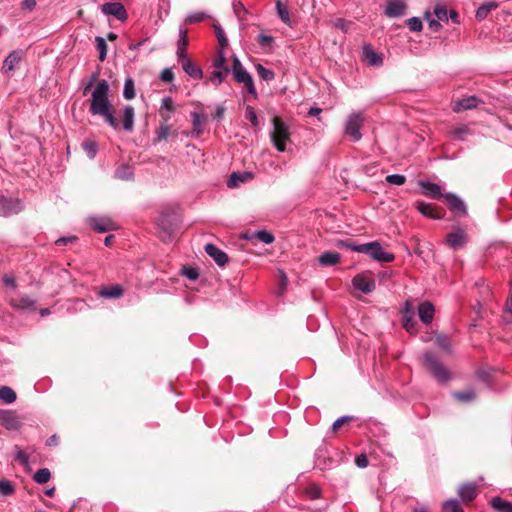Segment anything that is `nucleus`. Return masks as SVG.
Returning a JSON list of instances; mask_svg holds the SVG:
<instances>
[{"label":"nucleus","mask_w":512,"mask_h":512,"mask_svg":"<svg viewBox=\"0 0 512 512\" xmlns=\"http://www.w3.org/2000/svg\"><path fill=\"white\" fill-rule=\"evenodd\" d=\"M109 92L110 86L107 80L102 79L97 82L91 94L89 106L90 114L102 117L105 123L114 130L122 128L126 132H132L135 120V110L133 106L126 105L123 107L122 119L119 121L114 115L113 107L109 99Z\"/></svg>","instance_id":"nucleus-1"},{"label":"nucleus","mask_w":512,"mask_h":512,"mask_svg":"<svg viewBox=\"0 0 512 512\" xmlns=\"http://www.w3.org/2000/svg\"><path fill=\"white\" fill-rule=\"evenodd\" d=\"M233 79L238 84H243L248 94L257 98V90L254 85L251 74L244 68L241 61L235 56L233 58V64L230 69Z\"/></svg>","instance_id":"nucleus-2"},{"label":"nucleus","mask_w":512,"mask_h":512,"mask_svg":"<svg viewBox=\"0 0 512 512\" xmlns=\"http://www.w3.org/2000/svg\"><path fill=\"white\" fill-rule=\"evenodd\" d=\"M273 130L270 133L271 141L279 152L286 150V143L290 140V131L287 124L279 117H275L272 121Z\"/></svg>","instance_id":"nucleus-3"},{"label":"nucleus","mask_w":512,"mask_h":512,"mask_svg":"<svg viewBox=\"0 0 512 512\" xmlns=\"http://www.w3.org/2000/svg\"><path fill=\"white\" fill-rule=\"evenodd\" d=\"M356 249L359 253L366 254L379 262L389 263L395 258L392 253L385 251L377 241L359 244Z\"/></svg>","instance_id":"nucleus-4"},{"label":"nucleus","mask_w":512,"mask_h":512,"mask_svg":"<svg viewBox=\"0 0 512 512\" xmlns=\"http://www.w3.org/2000/svg\"><path fill=\"white\" fill-rule=\"evenodd\" d=\"M423 362L438 382L446 383L450 379L448 370L439 362L433 353L425 352Z\"/></svg>","instance_id":"nucleus-5"},{"label":"nucleus","mask_w":512,"mask_h":512,"mask_svg":"<svg viewBox=\"0 0 512 512\" xmlns=\"http://www.w3.org/2000/svg\"><path fill=\"white\" fill-rule=\"evenodd\" d=\"M364 118L361 112L351 113L344 124V133L351 138L352 141L357 142L362 138L360 132L363 126Z\"/></svg>","instance_id":"nucleus-6"},{"label":"nucleus","mask_w":512,"mask_h":512,"mask_svg":"<svg viewBox=\"0 0 512 512\" xmlns=\"http://www.w3.org/2000/svg\"><path fill=\"white\" fill-rule=\"evenodd\" d=\"M6 300L14 310L34 311L36 308V301L27 294H8Z\"/></svg>","instance_id":"nucleus-7"},{"label":"nucleus","mask_w":512,"mask_h":512,"mask_svg":"<svg viewBox=\"0 0 512 512\" xmlns=\"http://www.w3.org/2000/svg\"><path fill=\"white\" fill-rule=\"evenodd\" d=\"M175 215L162 212L158 218L157 225L159 227V235L162 241L168 242L172 239L175 231Z\"/></svg>","instance_id":"nucleus-8"},{"label":"nucleus","mask_w":512,"mask_h":512,"mask_svg":"<svg viewBox=\"0 0 512 512\" xmlns=\"http://www.w3.org/2000/svg\"><path fill=\"white\" fill-rule=\"evenodd\" d=\"M101 12L105 15H112L117 20L124 22L128 18V13L124 5L120 2H108L101 5Z\"/></svg>","instance_id":"nucleus-9"},{"label":"nucleus","mask_w":512,"mask_h":512,"mask_svg":"<svg viewBox=\"0 0 512 512\" xmlns=\"http://www.w3.org/2000/svg\"><path fill=\"white\" fill-rule=\"evenodd\" d=\"M23 209V203L20 199L6 198L0 196V215L10 216L19 213Z\"/></svg>","instance_id":"nucleus-10"},{"label":"nucleus","mask_w":512,"mask_h":512,"mask_svg":"<svg viewBox=\"0 0 512 512\" xmlns=\"http://www.w3.org/2000/svg\"><path fill=\"white\" fill-rule=\"evenodd\" d=\"M446 243L454 250L460 249L467 243V235L464 229L456 227L452 232L447 234Z\"/></svg>","instance_id":"nucleus-11"},{"label":"nucleus","mask_w":512,"mask_h":512,"mask_svg":"<svg viewBox=\"0 0 512 512\" xmlns=\"http://www.w3.org/2000/svg\"><path fill=\"white\" fill-rule=\"evenodd\" d=\"M352 283L356 289L365 294L371 293L376 288V283L373 277L365 273L356 275L353 278Z\"/></svg>","instance_id":"nucleus-12"},{"label":"nucleus","mask_w":512,"mask_h":512,"mask_svg":"<svg viewBox=\"0 0 512 512\" xmlns=\"http://www.w3.org/2000/svg\"><path fill=\"white\" fill-rule=\"evenodd\" d=\"M89 225L98 233H105L115 230L116 224L108 217H89Z\"/></svg>","instance_id":"nucleus-13"},{"label":"nucleus","mask_w":512,"mask_h":512,"mask_svg":"<svg viewBox=\"0 0 512 512\" xmlns=\"http://www.w3.org/2000/svg\"><path fill=\"white\" fill-rule=\"evenodd\" d=\"M444 199L447 202L449 208L460 216L467 215V208L464 201L453 193H446Z\"/></svg>","instance_id":"nucleus-14"},{"label":"nucleus","mask_w":512,"mask_h":512,"mask_svg":"<svg viewBox=\"0 0 512 512\" xmlns=\"http://www.w3.org/2000/svg\"><path fill=\"white\" fill-rule=\"evenodd\" d=\"M479 103H481V100L476 96L464 97L452 103V110L455 113H459L464 110L474 109Z\"/></svg>","instance_id":"nucleus-15"},{"label":"nucleus","mask_w":512,"mask_h":512,"mask_svg":"<svg viewBox=\"0 0 512 512\" xmlns=\"http://www.w3.org/2000/svg\"><path fill=\"white\" fill-rule=\"evenodd\" d=\"M403 326L409 333L416 331V321L414 319V310L410 301H406L403 308L402 316Z\"/></svg>","instance_id":"nucleus-16"},{"label":"nucleus","mask_w":512,"mask_h":512,"mask_svg":"<svg viewBox=\"0 0 512 512\" xmlns=\"http://www.w3.org/2000/svg\"><path fill=\"white\" fill-rule=\"evenodd\" d=\"M418 316L422 323L428 325L433 321L435 308L434 305L429 301H424L418 306Z\"/></svg>","instance_id":"nucleus-17"},{"label":"nucleus","mask_w":512,"mask_h":512,"mask_svg":"<svg viewBox=\"0 0 512 512\" xmlns=\"http://www.w3.org/2000/svg\"><path fill=\"white\" fill-rule=\"evenodd\" d=\"M205 252L211 257L213 258V260L215 261V263L218 265V266H225L228 262V256L225 252H223L222 250H220L217 246H215L214 244H206L205 245Z\"/></svg>","instance_id":"nucleus-18"},{"label":"nucleus","mask_w":512,"mask_h":512,"mask_svg":"<svg viewBox=\"0 0 512 512\" xmlns=\"http://www.w3.org/2000/svg\"><path fill=\"white\" fill-rule=\"evenodd\" d=\"M363 58L370 65L374 67H379L383 64V58L380 54H378L370 44L363 45Z\"/></svg>","instance_id":"nucleus-19"},{"label":"nucleus","mask_w":512,"mask_h":512,"mask_svg":"<svg viewBox=\"0 0 512 512\" xmlns=\"http://www.w3.org/2000/svg\"><path fill=\"white\" fill-rule=\"evenodd\" d=\"M406 13V4L403 0H390L387 3L385 14L388 17H400Z\"/></svg>","instance_id":"nucleus-20"},{"label":"nucleus","mask_w":512,"mask_h":512,"mask_svg":"<svg viewBox=\"0 0 512 512\" xmlns=\"http://www.w3.org/2000/svg\"><path fill=\"white\" fill-rule=\"evenodd\" d=\"M419 185L422 188L424 195L432 197L434 199L444 198L445 194H442V189L440 185L432 183L430 181H420Z\"/></svg>","instance_id":"nucleus-21"},{"label":"nucleus","mask_w":512,"mask_h":512,"mask_svg":"<svg viewBox=\"0 0 512 512\" xmlns=\"http://www.w3.org/2000/svg\"><path fill=\"white\" fill-rule=\"evenodd\" d=\"M458 496L463 502H471L477 496V487L474 483L462 484L458 489Z\"/></svg>","instance_id":"nucleus-22"},{"label":"nucleus","mask_w":512,"mask_h":512,"mask_svg":"<svg viewBox=\"0 0 512 512\" xmlns=\"http://www.w3.org/2000/svg\"><path fill=\"white\" fill-rule=\"evenodd\" d=\"M0 424L6 429L13 430L19 426V421L16 414L8 410H0Z\"/></svg>","instance_id":"nucleus-23"},{"label":"nucleus","mask_w":512,"mask_h":512,"mask_svg":"<svg viewBox=\"0 0 512 512\" xmlns=\"http://www.w3.org/2000/svg\"><path fill=\"white\" fill-rule=\"evenodd\" d=\"M24 55V52L22 50H14L6 57L3 63V69L4 71L10 72L15 69V67L19 64L22 57Z\"/></svg>","instance_id":"nucleus-24"},{"label":"nucleus","mask_w":512,"mask_h":512,"mask_svg":"<svg viewBox=\"0 0 512 512\" xmlns=\"http://www.w3.org/2000/svg\"><path fill=\"white\" fill-rule=\"evenodd\" d=\"M124 293V290L121 285L115 284L108 287H103L99 290L98 296L105 299H118Z\"/></svg>","instance_id":"nucleus-25"},{"label":"nucleus","mask_w":512,"mask_h":512,"mask_svg":"<svg viewBox=\"0 0 512 512\" xmlns=\"http://www.w3.org/2000/svg\"><path fill=\"white\" fill-rule=\"evenodd\" d=\"M191 117H192V123H193L192 135L195 137H199L204 132L203 125L207 119V116L205 114H200L198 112H192Z\"/></svg>","instance_id":"nucleus-26"},{"label":"nucleus","mask_w":512,"mask_h":512,"mask_svg":"<svg viewBox=\"0 0 512 512\" xmlns=\"http://www.w3.org/2000/svg\"><path fill=\"white\" fill-rule=\"evenodd\" d=\"M182 69L193 79H201L203 72L200 67L195 65L189 58H185L182 61Z\"/></svg>","instance_id":"nucleus-27"},{"label":"nucleus","mask_w":512,"mask_h":512,"mask_svg":"<svg viewBox=\"0 0 512 512\" xmlns=\"http://www.w3.org/2000/svg\"><path fill=\"white\" fill-rule=\"evenodd\" d=\"M230 73V68L215 69L210 73L208 82L214 86H219Z\"/></svg>","instance_id":"nucleus-28"},{"label":"nucleus","mask_w":512,"mask_h":512,"mask_svg":"<svg viewBox=\"0 0 512 512\" xmlns=\"http://www.w3.org/2000/svg\"><path fill=\"white\" fill-rule=\"evenodd\" d=\"M340 258L339 253L327 251L319 256L318 261L322 266H333L340 261Z\"/></svg>","instance_id":"nucleus-29"},{"label":"nucleus","mask_w":512,"mask_h":512,"mask_svg":"<svg viewBox=\"0 0 512 512\" xmlns=\"http://www.w3.org/2000/svg\"><path fill=\"white\" fill-rule=\"evenodd\" d=\"M252 178V174L248 172L239 173L234 172L230 175L229 179L227 180V186L229 188H235L238 186L239 183H243L249 179Z\"/></svg>","instance_id":"nucleus-30"},{"label":"nucleus","mask_w":512,"mask_h":512,"mask_svg":"<svg viewBox=\"0 0 512 512\" xmlns=\"http://www.w3.org/2000/svg\"><path fill=\"white\" fill-rule=\"evenodd\" d=\"M490 504L498 512H512V503L501 497H493Z\"/></svg>","instance_id":"nucleus-31"},{"label":"nucleus","mask_w":512,"mask_h":512,"mask_svg":"<svg viewBox=\"0 0 512 512\" xmlns=\"http://www.w3.org/2000/svg\"><path fill=\"white\" fill-rule=\"evenodd\" d=\"M497 7H498V4L496 2H489V3L482 4L476 10V14H475L476 19L479 21L484 20L488 16V14L492 10L496 9Z\"/></svg>","instance_id":"nucleus-32"},{"label":"nucleus","mask_w":512,"mask_h":512,"mask_svg":"<svg viewBox=\"0 0 512 512\" xmlns=\"http://www.w3.org/2000/svg\"><path fill=\"white\" fill-rule=\"evenodd\" d=\"M17 396L15 391L8 387L2 386L0 387V400L6 404H11L16 400Z\"/></svg>","instance_id":"nucleus-33"},{"label":"nucleus","mask_w":512,"mask_h":512,"mask_svg":"<svg viewBox=\"0 0 512 512\" xmlns=\"http://www.w3.org/2000/svg\"><path fill=\"white\" fill-rule=\"evenodd\" d=\"M416 207H417L418 211L425 217H429V218H433V219L440 218L439 215L434 213V209H433L432 205H430V204H427L424 202H417Z\"/></svg>","instance_id":"nucleus-34"},{"label":"nucleus","mask_w":512,"mask_h":512,"mask_svg":"<svg viewBox=\"0 0 512 512\" xmlns=\"http://www.w3.org/2000/svg\"><path fill=\"white\" fill-rule=\"evenodd\" d=\"M246 238L247 239L255 238L265 244H270L274 241V236L266 230L255 231L253 233V236H246Z\"/></svg>","instance_id":"nucleus-35"},{"label":"nucleus","mask_w":512,"mask_h":512,"mask_svg":"<svg viewBox=\"0 0 512 512\" xmlns=\"http://www.w3.org/2000/svg\"><path fill=\"white\" fill-rule=\"evenodd\" d=\"M133 176V169L129 165H121L115 171V177L121 180H128Z\"/></svg>","instance_id":"nucleus-36"},{"label":"nucleus","mask_w":512,"mask_h":512,"mask_svg":"<svg viewBox=\"0 0 512 512\" xmlns=\"http://www.w3.org/2000/svg\"><path fill=\"white\" fill-rule=\"evenodd\" d=\"M135 86L134 81L131 77L126 78L123 89V96L127 100H131L135 97Z\"/></svg>","instance_id":"nucleus-37"},{"label":"nucleus","mask_w":512,"mask_h":512,"mask_svg":"<svg viewBox=\"0 0 512 512\" xmlns=\"http://www.w3.org/2000/svg\"><path fill=\"white\" fill-rule=\"evenodd\" d=\"M51 478V473L47 468L37 470L33 476V480L38 484H45Z\"/></svg>","instance_id":"nucleus-38"},{"label":"nucleus","mask_w":512,"mask_h":512,"mask_svg":"<svg viewBox=\"0 0 512 512\" xmlns=\"http://www.w3.org/2000/svg\"><path fill=\"white\" fill-rule=\"evenodd\" d=\"M436 345L444 350L445 352L447 353H451L452 352V345H451V342H450V339L446 336V335H443V334H440L436 337Z\"/></svg>","instance_id":"nucleus-39"},{"label":"nucleus","mask_w":512,"mask_h":512,"mask_svg":"<svg viewBox=\"0 0 512 512\" xmlns=\"http://www.w3.org/2000/svg\"><path fill=\"white\" fill-rule=\"evenodd\" d=\"M453 395L457 400L462 401V402H471V401L475 400V398H476V393L473 389L456 392Z\"/></svg>","instance_id":"nucleus-40"},{"label":"nucleus","mask_w":512,"mask_h":512,"mask_svg":"<svg viewBox=\"0 0 512 512\" xmlns=\"http://www.w3.org/2000/svg\"><path fill=\"white\" fill-rule=\"evenodd\" d=\"M443 512H464L460 504L455 499H449L442 505Z\"/></svg>","instance_id":"nucleus-41"},{"label":"nucleus","mask_w":512,"mask_h":512,"mask_svg":"<svg viewBox=\"0 0 512 512\" xmlns=\"http://www.w3.org/2000/svg\"><path fill=\"white\" fill-rule=\"evenodd\" d=\"M256 71L259 75V77L264 81H271L274 79V72L266 67H264L262 64H258L256 66Z\"/></svg>","instance_id":"nucleus-42"},{"label":"nucleus","mask_w":512,"mask_h":512,"mask_svg":"<svg viewBox=\"0 0 512 512\" xmlns=\"http://www.w3.org/2000/svg\"><path fill=\"white\" fill-rule=\"evenodd\" d=\"M468 133L469 129L466 125H460L451 131L452 137L459 141H464Z\"/></svg>","instance_id":"nucleus-43"},{"label":"nucleus","mask_w":512,"mask_h":512,"mask_svg":"<svg viewBox=\"0 0 512 512\" xmlns=\"http://www.w3.org/2000/svg\"><path fill=\"white\" fill-rule=\"evenodd\" d=\"M276 9H277V14H278L279 18L282 20V22L285 24H289L290 16H289L287 7L284 4H282L280 1H277Z\"/></svg>","instance_id":"nucleus-44"},{"label":"nucleus","mask_w":512,"mask_h":512,"mask_svg":"<svg viewBox=\"0 0 512 512\" xmlns=\"http://www.w3.org/2000/svg\"><path fill=\"white\" fill-rule=\"evenodd\" d=\"M82 148L90 159H93L97 154L98 146L94 141L84 142Z\"/></svg>","instance_id":"nucleus-45"},{"label":"nucleus","mask_w":512,"mask_h":512,"mask_svg":"<svg viewBox=\"0 0 512 512\" xmlns=\"http://www.w3.org/2000/svg\"><path fill=\"white\" fill-rule=\"evenodd\" d=\"M97 44V49L99 51V60L103 62L106 59L107 56V44L104 38L98 36L95 39Z\"/></svg>","instance_id":"nucleus-46"},{"label":"nucleus","mask_w":512,"mask_h":512,"mask_svg":"<svg viewBox=\"0 0 512 512\" xmlns=\"http://www.w3.org/2000/svg\"><path fill=\"white\" fill-rule=\"evenodd\" d=\"M207 17L208 15L205 12L197 11L189 14L186 17V22L189 24H194L205 20Z\"/></svg>","instance_id":"nucleus-47"},{"label":"nucleus","mask_w":512,"mask_h":512,"mask_svg":"<svg viewBox=\"0 0 512 512\" xmlns=\"http://www.w3.org/2000/svg\"><path fill=\"white\" fill-rule=\"evenodd\" d=\"M245 118L252 124V126H257L259 124L257 113L250 105L246 107Z\"/></svg>","instance_id":"nucleus-48"},{"label":"nucleus","mask_w":512,"mask_h":512,"mask_svg":"<svg viewBox=\"0 0 512 512\" xmlns=\"http://www.w3.org/2000/svg\"><path fill=\"white\" fill-rule=\"evenodd\" d=\"M212 67L215 69H222V68H229L225 65V54L224 51L221 49L217 56L212 61Z\"/></svg>","instance_id":"nucleus-49"},{"label":"nucleus","mask_w":512,"mask_h":512,"mask_svg":"<svg viewBox=\"0 0 512 512\" xmlns=\"http://www.w3.org/2000/svg\"><path fill=\"white\" fill-rule=\"evenodd\" d=\"M214 29H215V33H216V37L219 42V45L223 49L224 47H226L228 45V40L225 36L224 30L218 24H214Z\"/></svg>","instance_id":"nucleus-50"},{"label":"nucleus","mask_w":512,"mask_h":512,"mask_svg":"<svg viewBox=\"0 0 512 512\" xmlns=\"http://www.w3.org/2000/svg\"><path fill=\"white\" fill-rule=\"evenodd\" d=\"M386 182L392 185L401 186L405 184L406 177L401 174H391L386 176Z\"/></svg>","instance_id":"nucleus-51"},{"label":"nucleus","mask_w":512,"mask_h":512,"mask_svg":"<svg viewBox=\"0 0 512 512\" xmlns=\"http://www.w3.org/2000/svg\"><path fill=\"white\" fill-rule=\"evenodd\" d=\"M14 493V487L8 480H0V494L3 496H9Z\"/></svg>","instance_id":"nucleus-52"},{"label":"nucleus","mask_w":512,"mask_h":512,"mask_svg":"<svg viewBox=\"0 0 512 512\" xmlns=\"http://www.w3.org/2000/svg\"><path fill=\"white\" fill-rule=\"evenodd\" d=\"M407 25L411 31L419 32L422 30V21L418 17L409 18L407 21Z\"/></svg>","instance_id":"nucleus-53"},{"label":"nucleus","mask_w":512,"mask_h":512,"mask_svg":"<svg viewBox=\"0 0 512 512\" xmlns=\"http://www.w3.org/2000/svg\"><path fill=\"white\" fill-rule=\"evenodd\" d=\"M15 457L22 465H28L29 455L18 446H15Z\"/></svg>","instance_id":"nucleus-54"},{"label":"nucleus","mask_w":512,"mask_h":512,"mask_svg":"<svg viewBox=\"0 0 512 512\" xmlns=\"http://www.w3.org/2000/svg\"><path fill=\"white\" fill-rule=\"evenodd\" d=\"M434 15L440 21H448V11L444 6H436L434 8Z\"/></svg>","instance_id":"nucleus-55"},{"label":"nucleus","mask_w":512,"mask_h":512,"mask_svg":"<svg viewBox=\"0 0 512 512\" xmlns=\"http://www.w3.org/2000/svg\"><path fill=\"white\" fill-rule=\"evenodd\" d=\"M358 245L359 244H355V243L351 242L350 240H338L336 242L337 247L346 248L348 250L355 251V252H358V250L356 249L358 247Z\"/></svg>","instance_id":"nucleus-56"},{"label":"nucleus","mask_w":512,"mask_h":512,"mask_svg":"<svg viewBox=\"0 0 512 512\" xmlns=\"http://www.w3.org/2000/svg\"><path fill=\"white\" fill-rule=\"evenodd\" d=\"M161 111L163 110H168L170 112H173L174 111V105H173V100L170 96H166L162 99L161 101V108H160Z\"/></svg>","instance_id":"nucleus-57"},{"label":"nucleus","mask_w":512,"mask_h":512,"mask_svg":"<svg viewBox=\"0 0 512 512\" xmlns=\"http://www.w3.org/2000/svg\"><path fill=\"white\" fill-rule=\"evenodd\" d=\"M170 126L169 125H161L157 132V138L158 140H166L168 136L170 135Z\"/></svg>","instance_id":"nucleus-58"},{"label":"nucleus","mask_w":512,"mask_h":512,"mask_svg":"<svg viewBox=\"0 0 512 512\" xmlns=\"http://www.w3.org/2000/svg\"><path fill=\"white\" fill-rule=\"evenodd\" d=\"M352 418L349 417V416H342L340 418H338L337 420H335L331 426V430L333 432L337 431L340 427H342L344 425V423L350 421Z\"/></svg>","instance_id":"nucleus-59"},{"label":"nucleus","mask_w":512,"mask_h":512,"mask_svg":"<svg viewBox=\"0 0 512 512\" xmlns=\"http://www.w3.org/2000/svg\"><path fill=\"white\" fill-rule=\"evenodd\" d=\"M182 273L190 280H195L199 276L198 271L192 267H184Z\"/></svg>","instance_id":"nucleus-60"},{"label":"nucleus","mask_w":512,"mask_h":512,"mask_svg":"<svg viewBox=\"0 0 512 512\" xmlns=\"http://www.w3.org/2000/svg\"><path fill=\"white\" fill-rule=\"evenodd\" d=\"M2 281L6 287H10L13 289L16 288V280L12 274H5L2 278Z\"/></svg>","instance_id":"nucleus-61"},{"label":"nucleus","mask_w":512,"mask_h":512,"mask_svg":"<svg viewBox=\"0 0 512 512\" xmlns=\"http://www.w3.org/2000/svg\"><path fill=\"white\" fill-rule=\"evenodd\" d=\"M425 16L429 22V27L431 30L433 31H438L441 27L440 25V20H438L437 18L436 19H430V13L429 12H426L425 13Z\"/></svg>","instance_id":"nucleus-62"},{"label":"nucleus","mask_w":512,"mask_h":512,"mask_svg":"<svg viewBox=\"0 0 512 512\" xmlns=\"http://www.w3.org/2000/svg\"><path fill=\"white\" fill-rule=\"evenodd\" d=\"M173 78H174V74H173L172 70L169 68H165L160 74V79L166 83L171 82L173 80Z\"/></svg>","instance_id":"nucleus-63"},{"label":"nucleus","mask_w":512,"mask_h":512,"mask_svg":"<svg viewBox=\"0 0 512 512\" xmlns=\"http://www.w3.org/2000/svg\"><path fill=\"white\" fill-rule=\"evenodd\" d=\"M505 312L510 316L509 319H506V322H512V294L511 297L506 302Z\"/></svg>","instance_id":"nucleus-64"}]
</instances>
